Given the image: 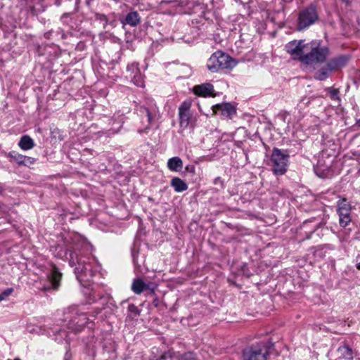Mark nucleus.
<instances>
[{
  "mask_svg": "<svg viewBox=\"0 0 360 360\" xmlns=\"http://www.w3.org/2000/svg\"><path fill=\"white\" fill-rule=\"evenodd\" d=\"M170 185L176 193H181L188 189L187 184L179 177L172 179Z\"/></svg>",
  "mask_w": 360,
  "mask_h": 360,
  "instance_id": "nucleus-19",
  "label": "nucleus"
},
{
  "mask_svg": "<svg viewBox=\"0 0 360 360\" xmlns=\"http://www.w3.org/2000/svg\"><path fill=\"white\" fill-rule=\"evenodd\" d=\"M155 110H156V106L151 107L150 109L148 108H146L144 106H140L138 108L137 110L141 114H144L145 113L146 115V116H147L148 124H151L153 121V120H154L153 114L155 113Z\"/></svg>",
  "mask_w": 360,
  "mask_h": 360,
  "instance_id": "nucleus-23",
  "label": "nucleus"
},
{
  "mask_svg": "<svg viewBox=\"0 0 360 360\" xmlns=\"http://www.w3.org/2000/svg\"><path fill=\"white\" fill-rule=\"evenodd\" d=\"M79 3V0H75V4L77 5Z\"/></svg>",
  "mask_w": 360,
  "mask_h": 360,
  "instance_id": "nucleus-50",
  "label": "nucleus"
},
{
  "mask_svg": "<svg viewBox=\"0 0 360 360\" xmlns=\"http://www.w3.org/2000/svg\"><path fill=\"white\" fill-rule=\"evenodd\" d=\"M318 228H319V226H316L313 231H311L310 233H307L305 239H310L311 237V235L317 230Z\"/></svg>",
  "mask_w": 360,
  "mask_h": 360,
  "instance_id": "nucleus-42",
  "label": "nucleus"
},
{
  "mask_svg": "<svg viewBox=\"0 0 360 360\" xmlns=\"http://www.w3.org/2000/svg\"><path fill=\"white\" fill-rule=\"evenodd\" d=\"M338 352L342 358L346 360H352L354 358L353 350L347 345L340 346L338 349Z\"/></svg>",
  "mask_w": 360,
  "mask_h": 360,
  "instance_id": "nucleus-22",
  "label": "nucleus"
},
{
  "mask_svg": "<svg viewBox=\"0 0 360 360\" xmlns=\"http://www.w3.org/2000/svg\"><path fill=\"white\" fill-rule=\"evenodd\" d=\"M333 71L330 68H328V65L326 63L324 66L321 67L315 72L314 78L318 81H324L330 77Z\"/></svg>",
  "mask_w": 360,
  "mask_h": 360,
  "instance_id": "nucleus-17",
  "label": "nucleus"
},
{
  "mask_svg": "<svg viewBox=\"0 0 360 360\" xmlns=\"http://www.w3.org/2000/svg\"><path fill=\"white\" fill-rule=\"evenodd\" d=\"M48 34H49L48 33H46V34H45V37H46V38H49Z\"/></svg>",
  "mask_w": 360,
  "mask_h": 360,
  "instance_id": "nucleus-53",
  "label": "nucleus"
},
{
  "mask_svg": "<svg viewBox=\"0 0 360 360\" xmlns=\"http://www.w3.org/2000/svg\"><path fill=\"white\" fill-rule=\"evenodd\" d=\"M72 358V354L70 350H68L64 356V360H70Z\"/></svg>",
  "mask_w": 360,
  "mask_h": 360,
  "instance_id": "nucleus-38",
  "label": "nucleus"
},
{
  "mask_svg": "<svg viewBox=\"0 0 360 360\" xmlns=\"http://www.w3.org/2000/svg\"><path fill=\"white\" fill-rule=\"evenodd\" d=\"M68 16H69V13H65L63 14V15L61 16V20H64L65 18H67Z\"/></svg>",
  "mask_w": 360,
  "mask_h": 360,
  "instance_id": "nucleus-45",
  "label": "nucleus"
},
{
  "mask_svg": "<svg viewBox=\"0 0 360 360\" xmlns=\"http://www.w3.org/2000/svg\"><path fill=\"white\" fill-rule=\"evenodd\" d=\"M185 169L189 173H195V167L193 165H187Z\"/></svg>",
  "mask_w": 360,
  "mask_h": 360,
  "instance_id": "nucleus-37",
  "label": "nucleus"
},
{
  "mask_svg": "<svg viewBox=\"0 0 360 360\" xmlns=\"http://www.w3.org/2000/svg\"><path fill=\"white\" fill-rule=\"evenodd\" d=\"M128 310L135 315H139L140 314L139 309L134 304H129Z\"/></svg>",
  "mask_w": 360,
  "mask_h": 360,
  "instance_id": "nucleus-34",
  "label": "nucleus"
},
{
  "mask_svg": "<svg viewBox=\"0 0 360 360\" xmlns=\"http://www.w3.org/2000/svg\"><path fill=\"white\" fill-rule=\"evenodd\" d=\"M57 333H58V335H60L61 336V338L63 340H67L68 339V334L63 329V330H59L58 331H56Z\"/></svg>",
  "mask_w": 360,
  "mask_h": 360,
  "instance_id": "nucleus-36",
  "label": "nucleus"
},
{
  "mask_svg": "<svg viewBox=\"0 0 360 360\" xmlns=\"http://www.w3.org/2000/svg\"><path fill=\"white\" fill-rule=\"evenodd\" d=\"M77 10H78L77 6H76V8H75V12H77Z\"/></svg>",
  "mask_w": 360,
  "mask_h": 360,
  "instance_id": "nucleus-52",
  "label": "nucleus"
},
{
  "mask_svg": "<svg viewBox=\"0 0 360 360\" xmlns=\"http://www.w3.org/2000/svg\"><path fill=\"white\" fill-rule=\"evenodd\" d=\"M316 174L320 178H326L328 175V170L321 169L319 163L314 167Z\"/></svg>",
  "mask_w": 360,
  "mask_h": 360,
  "instance_id": "nucleus-28",
  "label": "nucleus"
},
{
  "mask_svg": "<svg viewBox=\"0 0 360 360\" xmlns=\"http://www.w3.org/2000/svg\"><path fill=\"white\" fill-rule=\"evenodd\" d=\"M307 44H304V41H292L287 44L285 46L286 51L292 56H294V58H297L302 62V59L304 58L306 51Z\"/></svg>",
  "mask_w": 360,
  "mask_h": 360,
  "instance_id": "nucleus-10",
  "label": "nucleus"
},
{
  "mask_svg": "<svg viewBox=\"0 0 360 360\" xmlns=\"http://www.w3.org/2000/svg\"><path fill=\"white\" fill-rule=\"evenodd\" d=\"M146 285H148V287H147V290H150L151 292H154V291L156 288V285L155 283L148 282V283H146Z\"/></svg>",
  "mask_w": 360,
  "mask_h": 360,
  "instance_id": "nucleus-35",
  "label": "nucleus"
},
{
  "mask_svg": "<svg viewBox=\"0 0 360 360\" xmlns=\"http://www.w3.org/2000/svg\"><path fill=\"white\" fill-rule=\"evenodd\" d=\"M190 11L193 13L198 14L201 18L207 20V14L208 13L207 6L200 0H193Z\"/></svg>",
  "mask_w": 360,
  "mask_h": 360,
  "instance_id": "nucleus-14",
  "label": "nucleus"
},
{
  "mask_svg": "<svg viewBox=\"0 0 360 360\" xmlns=\"http://www.w3.org/2000/svg\"><path fill=\"white\" fill-rule=\"evenodd\" d=\"M131 256H132L133 262L134 264H136L137 263V253H136L134 250H132Z\"/></svg>",
  "mask_w": 360,
  "mask_h": 360,
  "instance_id": "nucleus-39",
  "label": "nucleus"
},
{
  "mask_svg": "<svg viewBox=\"0 0 360 360\" xmlns=\"http://www.w3.org/2000/svg\"><path fill=\"white\" fill-rule=\"evenodd\" d=\"M343 3H345L346 4H348L349 2V0H341Z\"/></svg>",
  "mask_w": 360,
  "mask_h": 360,
  "instance_id": "nucleus-48",
  "label": "nucleus"
},
{
  "mask_svg": "<svg viewBox=\"0 0 360 360\" xmlns=\"http://www.w3.org/2000/svg\"><path fill=\"white\" fill-rule=\"evenodd\" d=\"M101 311V309L99 308H95L94 311H92V316L94 317H96L98 314H100Z\"/></svg>",
  "mask_w": 360,
  "mask_h": 360,
  "instance_id": "nucleus-40",
  "label": "nucleus"
},
{
  "mask_svg": "<svg viewBox=\"0 0 360 360\" xmlns=\"http://www.w3.org/2000/svg\"><path fill=\"white\" fill-rule=\"evenodd\" d=\"M6 191L5 186L0 183V195H4Z\"/></svg>",
  "mask_w": 360,
  "mask_h": 360,
  "instance_id": "nucleus-43",
  "label": "nucleus"
},
{
  "mask_svg": "<svg viewBox=\"0 0 360 360\" xmlns=\"http://www.w3.org/2000/svg\"><path fill=\"white\" fill-rule=\"evenodd\" d=\"M351 204L346 198L340 199L337 202V213L341 227L345 228L351 222Z\"/></svg>",
  "mask_w": 360,
  "mask_h": 360,
  "instance_id": "nucleus-8",
  "label": "nucleus"
},
{
  "mask_svg": "<svg viewBox=\"0 0 360 360\" xmlns=\"http://www.w3.org/2000/svg\"><path fill=\"white\" fill-rule=\"evenodd\" d=\"M64 316V321L66 322L67 329L75 333L82 331L89 320L86 313L80 312L78 308L75 307L68 308Z\"/></svg>",
  "mask_w": 360,
  "mask_h": 360,
  "instance_id": "nucleus-4",
  "label": "nucleus"
},
{
  "mask_svg": "<svg viewBox=\"0 0 360 360\" xmlns=\"http://www.w3.org/2000/svg\"><path fill=\"white\" fill-rule=\"evenodd\" d=\"M191 108L190 101H184L179 107V120L180 127L186 129L188 127L191 120Z\"/></svg>",
  "mask_w": 360,
  "mask_h": 360,
  "instance_id": "nucleus-11",
  "label": "nucleus"
},
{
  "mask_svg": "<svg viewBox=\"0 0 360 360\" xmlns=\"http://www.w3.org/2000/svg\"><path fill=\"white\" fill-rule=\"evenodd\" d=\"M47 278L49 283L44 285L40 288V290L46 292H50L51 290H58L60 284L62 274L56 266H52L50 273L47 275Z\"/></svg>",
  "mask_w": 360,
  "mask_h": 360,
  "instance_id": "nucleus-9",
  "label": "nucleus"
},
{
  "mask_svg": "<svg viewBox=\"0 0 360 360\" xmlns=\"http://www.w3.org/2000/svg\"><path fill=\"white\" fill-rule=\"evenodd\" d=\"M8 156L11 158V161L15 162L18 165H21L24 155L15 151H11Z\"/></svg>",
  "mask_w": 360,
  "mask_h": 360,
  "instance_id": "nucleus-24",
  "label": "nucleus"
},
{
  "mask_svg": "<svg viewBox=\"0 0 360 360\" xmlns=\"http://www.w3.org/2000/svg\"><path fill=\"white\" fill-rule=\"evenodd\" d=\"M167 166L170 171L180 172L183 168V161L179 157H172L167 160Z\"/></svg>",
  "mask_w": 360,
  "mask_h": 360,
  "instance_id": "nucleus-18",
  "label": "nucleus"
},
{
  "mask_svg": "<svg viewBox=\"0 0 360 360\" xmlns=\"http://www.w3.org/2000/svg\"><path fill=\"white\" fill-rule=\"evenodd\" d=\"M95 19L100 22H104L103 28H106L108 23V18L103 13H96L94 15Z\"/></svg>",
  "mask_w": 360,
  "mask_h": 360,
  "instance_id": "nucleus-29",
  "label": "nucleus"
},
{
  "mask_svg": "<svg viewBox=\"0 0 360 360\" xmlns=\"http://www.w3.org/2000/svg\"><path fill=\"white\" fill-rule=\"evenodd\" d=\"M219 1H220V0H212V3H213L214 4L215 3H216L217 4H219Z\"/></svg>",
  "mask_w": 360,
  "mask_h": 360,
  "instance_id": "nucleus-47",
  "label": "nucleus"
},
{
  "mask_svg": "<svg viewBox=\"0 0 360 360\" xmlns=\"http://www.w3.org/2000/svg\"><path fill=\"white\" fill-rule=\"evenodd\" d=\"M350 57L348 55H339L332 58L326 63L333 72L345 67Z\"/></svg>",
  "mask_w": 360,
  "mask_h": 360,
  "instance_id": "nucleus-13",
  "label": "nucleus"
},
{
  "mask_svg": "<svg viewBox=\"0 0 360 360\" xmlns=\"http://www.w3.org/2000/svg\"><path fill=\"white\" fill-rule=\"evenodd\" d=\"M120 22L123 27L127 25L134 27L141 22V17L137 11H130L124 18L120 19Z\"/></svg>",
  "mask_w": 360,
  "mask_h": 360,
  "instance_id": "nucleus-15",
  "label": "nucleus"
},
{
  "mask_svg": "<svg viewBox=\"0 0 360 360\" xmlns=\"http://www.w3.org/2000/svg\"><path fill=\"white\" fill-rule=\"evenodd\" d=\"M193 91V93L198 96L207 97L212 95L214 86L210 83H204L194 86Z\"/></svg>",
  "mask_w": 360,
  "mask_h": 360,
  "instance_id": "nucleus-16",
  "label": "nucleus"
},
{
  "mask_svg": "<svg viewBox=\"0 0 360 360\" xmlns=\"http://www.w3.org/2000/svg\"><path fill=\"white\" fill-rule=\"evenodd\" d=\"M56 257L67 259L70 266L74 267V272L77 281L86 288L84 291L89 304L108 297L98 292V286L91 284L94 276L100 271V266L95 258L85 252L84 249L76 244L71 246L69 240L65 238L63 245L56 247Z\"/></svg>",
  "mask_w": 360,
  "mask_h": 360,
  "instance_id": "nucleus-1",
  "label": "nucleus"
},
{
  "mask_svg": "<svg viewBox=\"0 0 360 360\" xmlns=\"http://www.w3.org/2000/svg\"><path fill=\"white\" fill-rule=\"evenodd\" d=\"M356 125L360 127V120H357L356 122Z\"/></svg>",
  "mask_w": 360,
  "mask_h": 360,
  "instance_id": "nucleus-46",
  "label": "nucleus"
},
{
  "mask_svg": "<svg viewBox=\"0 0 360 360\" xmlns=\"http://www.w3.org/2000/svg\"><path fill=\"white\" fill-rule=\"evenodd\" d=\"M148 285H146V283L141 278L134 279L131 284V290L136 295L141 294L144 290H147Z\"/></svg>",
  "mask_w": 360,
  "mask_h": 360,
  "instance_id": "nucleus-21",
  "label": "nucleus"
},
{
  "mask_svg": "<svg viewBox=\"0 0 360 360\" xmlns=\"http://www.w3.org/2000/svg\"><path fill=\"white\" fill-rule=\"evenodd\" d=\"M13 292V288H9L4 290L0 294V302L4 300L7 297L11 295V293Z\"/></svg>",
  "mask_w": 360,
  "mask_h": 360,
  "instance_id": "nucleus-33",
  "label": "nucleus"
},
{
  "mask_svg": "<svg viewBox=\"0 0 360 360\" xmlns=\"http://www.w3.org/2000/svg\"><path fill=\"white\" fill-rule=\"evenodd\" d=\"M270 345L267 342H260L252 345L243 351L244 360H267L270 354Z\"/></svg>",
  "mask_w": 360,
  "mask_h": 360,
  "instance_id": "nucleus-6",
  "label": "nucleus"
},
{
  "mask_svg": "<svg viewBox=\"0 0 360 360\" xmlns=\"http://www.w3.org/2000/svg\"><path fill=\"white\" fill-rule=\"evenodd\" d=\"M316 5L311 4L300 11L297 15V30H304L319 20Z\"/></svg>",
  "mask_w": 360,
  "mask_h": 360,
  "instance_id": "nucleus-5",
  "label": "nucleus"
},
{
  "mask_svg": "<svg viewBox=\"0 0 360 360\" xmlns=\"http://www.w3.org/2000/svg\"><path fill=\"white\" fill-rule=\"evenodd\" d=\"M174 1L175 0H162L160 1V4L162 8H165V6H168L169 8L173 9V11H171L170 13L173 11L175 12L177 10V8H179V5L176 4H174Z\"/></svg>",
  "mask_w": 360,
  "mask_h": 360,
  "instance_id": "nucleus-26",
  "label": "nucleus"
},
{
  "mask_svg": "<svg viewBox=\"0 0 360 360\" xmlns=\"http://www.w3.org/2000/svg\"><path fill=\"white\" fill-rule=\"evenodd\" d=\"M213 183H214V184L217 185L218 184H222L223 181H222V180H221V177H219V176H218V177H216V178L214 179V182H213Z\"/></svg>",
  "mask_w": 360,
  "mask_h": 360,
  "instance_id": "nucleus-41",
  "label": "nucleus"
},
{
  "mask_svg": "<svg viewBox=\"0 0 360 360\" xmlns=\"http://www.w3.org/2000/svg\"><path fill=\"white\" fill-rule=\"evenodd\" d=\"M11 226H12V228H13V229H15V230H17V229H17V226H16V225H15V224H12V225H11Z\"/></svg>",
  "mask_w": 360,
  "mask_h": 360,
  "instance_id": "nucleus-49",
  "label": "nucleus"
},
{
  "mask_svg": "<svg viewBox=\"0 0 360 360\" xmlns=\"http://www.w3.org/2000/svg\"><path fill=\"white\" fill-rule=\"evenodd\" d=\"M18 146L22 150H28L34 147V142L30 136L23 135L18 142Z\"/></svg>",
  "mask_w": 360,
  "mask_h": 360,
  "instance_id": "nucleus-20",
  "label": "nucleus"
},
{
  "mask_svg": "<svg viewBox=\"0 0 360 360\" xmlns=\"http://www.w3.org/2000/svg\"><path fill=\"white\" fill-rule=\"evenodd\" d=\"M288 154L278 148H274L271 155V170L276 176L284 174L288 169Z\"/></svg>",
  "mask_w": 360,
  "mask_h": 360,
  "instance_id": "nucleus-7",
  "label": "nucleus"
},
{
  "mask_svg": "<svg viewBox=\"0 0 360 360\" xmlns=\"http://www.w3.org/2000/svg\"><path fill=\"white\" fill-rule=\"evenodd\" d=\"M237 63L238 62L226 53L217 51L207 60V68L210 72L216 73L221 70H231Z\"/></svg>",
  "mask_w": 360,
  "mask_h": 360,
  "instance_id": "nucleus-2",
  "label": "nucleus"
},
{
  "mask_svg": "<svg viewBox=\"0 0 360 360\" xmlns=\"http://www.w3.org/2000/svg\"><path fill=\"white\" fill-rule=\"evenodd\" d=\"M215 114H220L221 116L232 118L236 113V108L229 103L217 104L212 107Z\"/></svg>",
  "mask_w": 360,
  "mask_h": 360,
  "instance_id": "nucleus-12",
  "label": "nucleus"
},
{
  "mask_svg": "<svg viewBox=\"0 0 360 360\" xmlns=\"http://www.w3.org/2000/svg\"><path fill=\"white\" fill-rule=\"evenodd\" d=\"M358 269H360V263L356 265Z\"/></svg>",
  "mask_w": 360,
  "mask_h": 360,
  "instance_id": "nucleus-51",
  "label": "nucleus"
},
{
  "mask_svg": "<svg viewBox=\"0 0 360 360\" xmlns=\"http://www.w3.org/2000/svg\"><path fill=\"white\" fill-rule=\"evenodd\" d=\"M306 48L302 63L307 65L323 63L330 53L329 49L327 46H321L319 41L307 43Z\"/></svg>",
  "mask_w": 360,
  "mask_h": 360,
  "instance_id": "nucleus-3",
  "label": "nucleus"
},
{
  "mask_svg": "<svg viewBox=\"0 0 360 360\" xmlns=\"http://www.w3.org/2000/svg\"><path fill=\"white\" fill-rule=\"evenodd\" d=\"M127 70L128 72H131L132 74H136L139 71V64L137 63H133L129 64L127 67Z\"/></svg>",
  "mask_w": 360,
  "mask_h": 360,
  "instance_id": "nucleus-32",
  "label": "nucleus"
},
{
  "mask_svg": "<svg viewBox=\"0 0 360 360\" xmlns=\"http://www.w3.org/2000/svg\"><path fill=\"white\" fill-rule=\"evenodd\" d=\"M328 91L330 94L332 99L340 101V98L338 96L339 90L338 89L328 88Z\"/></svg>",
  "mask_w": 360,
  "mask_h": 360,
  "instance_id": "nucleus-31",
  "label": "nucleus"
},
{
  "mask_svg": "<svg viewBox=\"0 0 360 360\" xmlns=\"http://www.w3.org/2000/svg\"><path fill=\"white\" fill-rule=\"evenodd\" d=\"M35 160H36L34 158L24 155L21 165L30 167L35 162Z\"/></svg>",
  "mask_w": 360,
  "mask_h": 360,
  "instance_id": "nucleus-30",
  "label": "nucleus"
},
{
  "mask_svg": "<svg viewBox=\"0 0 360 360\" xmlns=\"http://www.w3.org/2000/svg\"><path fill=\"white\" fill-rule=\"evenodd\" d=\"M193 0H175L174 4H178L180 8H186L190 11Z\"/></svg>",
  "mask_w": 360,
  "mask_h": 360,
  "instance_id": "nucleus-27",
  "label": "nucleus"
},
{
  "mask_svg": "<svg viewBox=\"0 0 360 360\" xmlns=\"http://www.w3.org/2000/svg\"><path fill=\"white\" fill-rule=\"evenodd\" d=\"M132 82L139 87H143L144 86L143 77L141 75L140 72H137L131 78Z\"/></svg>",
  "mask_w": 360,
  "mask_h": 360,
  "instance_id": "nucleus-25",
  "label": "nucleus"
},
{
  "mask_svg": "<svg viewBox=\"0 0 360 360\" xmlns=\"http://www.w3.org/2000/svg\"><path fill=\"white\" fill-rule=\"evenodd\" d=\"M108 25H110L111 27H115L116 26V21H115V20H110L108 19V23L107 24V26Z\"/></svg>",
  "mask_w": 360,
  "mask_h": 360,
  "instance_id": "nucleus-44",
  "label": "nucleus"
}]
</instances>
